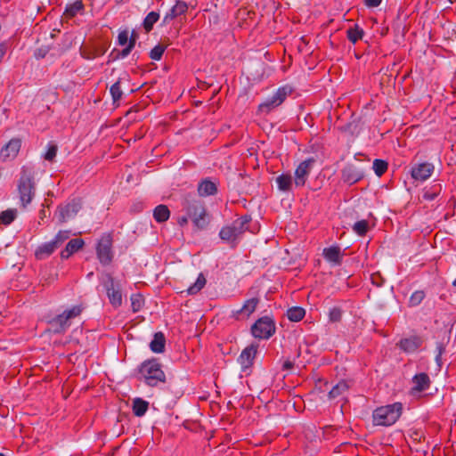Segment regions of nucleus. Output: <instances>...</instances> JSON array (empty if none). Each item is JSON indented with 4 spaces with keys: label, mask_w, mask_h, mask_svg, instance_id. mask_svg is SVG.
<instances>
[{
    "label": "nucleus",
    "mask_w": 456,
    "mask_h": 456,
    "mask_svg": "<svg viewBox=\"0 0 456 456\" xmlns=\"http://www.w3.org/2000/svg\"><path fill=\"white\" fill-rule=\"evenodd\" d=\"M70 236V231L64 230L59 231L55 237L52 240L56 248H58L65 240H67Z\"/></svg>",
    "instance_id": "37998d69"
},
{
    "label": "nucleus",
    "mask_w": 456,
    "mask_h": 456,
    "mask_svg": "<svg viewBox=\"0 0 456 456\" xmlns=\"http://www.w3.org/2000/svg\"><path fill=\"white\" fill-rule=\"evenodd\" d=\"M114 1H115V3H117V4H120L123 0H114Z\"/></svg>",
    "instance_id": "bf43d9fd"
},
{
    "label": "nucleus",
    "mask_w": 456,
    "mask_h": 456,
    "mask_svg": "<svg viewBox=\"0 0 456 456\" xmlns=\"http://www.w3.org/2000/svg\"><path fill=\"white\" fill-rule=\"evenodd\" d=\"M21 147V140L19 138H12L9 142L1 149L0 157L2 160H12L14 159Z\"/></svg>",
    "instance_id": "dca6fc26"
},
{
    "label": "nucleus",
    "mask_w": 456,
    "mask_h": 456,
    "mask_svg": "<svg viewBox=\"0 0 456 456\" xmlns=\"http://www.w3.org/2000/svg\"><path fill=\"white\" fill-rule=\"evenodd\" d=\"M305 314V309L299 306L291 307L287 311V317L291 322L301 321L304 318Z\"/></svg>",
    "instance_id": "f704fd0d"
},
{
    "label": "nucleus",
    "mask_w": 456,
    "mask_h": 456,
    "mask_svg": "<svg viewBox=\"0 0 456 456\" xmlns=\"http://www.w3.org/2000/svg\"><path fill=\"white\" fill-rule=\"evenodd\" d=\"M8 49V44L6 42L0 44V62L2 61L4 56L5 55Z\"/></svg>",
    "instance_id": "8fccbe9b"
},
{
    "label": "nucleus",
    "mask_w": 456,
    "mask_h": 456,
    "mask_svg": "<svg viewBox=\"0 0 456 456\" xmlns=\"http://www.w3.org/2000/svg\"><path fill=\"white\" fill-rule=\"evenodd\" d=\"M442 184L435 183L428 188H425L423 191V199L426 200H434L441 192Z\"/></svg>",
    "instance_id": "2f4dec72"
},
{
    "label": "nucleus",
    "mask_w": 456,
    "mask_h": 456,
    "mask_svg": "<svg viewBox=\"0 0 456 456\" xmlns=\"http://www.w3.org/2000/svg\"><path fill=\"white\" fill-rule=\"evenodd\" d=\"M188 11V4L183 0H176L175 4L165 14L162 20V25L168 24L170 21L186 13Z\"/></svg>",
    "instance_id": "f3484780"
},
{
    "label": "nucleus",
    "mask_w": 456,
    "mask_h": 456,
    "mask_svg": "<svg viewBox=\"0 0 456 456\" xmlns=\"http://www.w3.org/2000/svg\"><path fill=\"white\" fill-rule=\"evenodd\" d=\"M348 388L349 387L347 383L344 380H341L329 392V398L335 399L343 395L346 391H347Z\"/></svg>",
    "instance_id": "e433bc0d"
},
{
    "label": "nucleus",
    "mask_w": 456,
    "mask_h": 456,
    "mask_svg": "<svg viewBox=\"0 0 456 456\" xmlns=\"http://www.w3.org/2000/svg\"><path fill=\"white\" fill-rule=\"evenodd\" d=\"M343 311L338 306H334L330 309L328 317L330 322H338L341 321Z\"/></svg>",
    "instance_id": "c03bdc74"
},
{
    "label": "nucleus",
    "mask_w": 456,
    "mask_h": 456,
    "mask_svg": "<svg viewBox=\"0 0 456 456\" xmlns=\"http://www.w3.org/2000/svg\"><path fill=\"white\" fill-rule=\"evenodd\" d=\"M84 10V4L81 0H77L71 4H67L65 8L64 14L72 18L75 17L77 13L81 12Z\"/></svg>",
    "instance_id": "7c9ffc66"
},
{
    "label": "nucleus",
    "mask_w": 456,
    "mask_h": 456,
    "mask_svg": "<svg viewBox=\"0 0 456 456\" xmlns=\"http://www.w3.org/2000/svg\"><path fill=\"white\" fill-rule=\"evenodd\" d=\"M0 456H4V454L0 452Z\"/></svg>",
    "instance_id": "680f3d73"
},
{
    "label": "nucleus",
    "mask_w": 456,
    "mask_h": 456,
    "mask_svg": "<svg viewBox=\"0 0 456 456\" xmlns=\"http://www.w3.org/2000/svg\"><path fill=\"white\" fill-rule=\"evenodd\" d=\"M445 351V346L442 342H437L436 346V354L443 355Z\"/></svg>",
    "instance_id": "603ef678"
},
{
    "label": "nucleus",
    "mask_w": 456,
    "mask_h": 456,
    "mask_svg": "<svg viewBox=\"0 0 456 456\" xmlns=\"http://www.w3.org/2000/svg\"><path fill=\"white\" fill-rule=\"evenodd\" d=\"M84 245L85 241L82 239L70 240L65 248L61 251V257L62 259H68L71 255L81 249Z\"/></svg>",
    "instance_id": "4be33fe9"
},
{
    "label": "nucleus",
    "mask_w": 456,
    "mask_h": 456,
    "mask_svg": "<svg viewBox=\"0 0 456 456\" xmlns=\"http://www.w3.org/2000/svg\"><path fill=\"white\" fill-rule=\"evenodd\" d=\"M134 48V43L128 42L127 45L118 53V57L124 59L132 52Z\"/></svg>",
    "instance_id": "09e8293b"
},
{
    "label": "nucleus",
    "mask_w": 456,
    "mask_h": 456,
    "mask_svg": "<svg viewBox=\"0 0 456 456\" xmlns=\"http://www.w3.org/2000/svg\"><path fill=\"white\" fill-rule=\"evenodd\" d=\"M436 362L439 367L442 366V355L436 354Z\"/></svg>",
    "instance_id": "4d7b16f0"
},
{
    "label": "nucleus",
    "mask_w": 456,
    "mask_h": 456,
    "mask_svg": "<svg viewBox=\"0 0 456 456\" xmlns=\"http://www.w3.org/2000/svg\"><path fill=\"white\" fill-rule=\"evenodd\" d=\"M293 368V363L289 360H287L282 364L283 370H291Z\"/></svg>",
    "instance_id": "5fc2aeb1"
},
{
    "label": "nucleus",
    "mask_w": 456,
    "mask_h": 456,
    "mask_svg": "<svg viewBox=\"0 0 456 456\" xmlns=\"http://www.w3.org/2000/svg\"><path fill=\"white\" fill-rule=\"evenodd\" d=\"M363 34V29L356 24L354 27L349 28L346 31L347 38L353 44H355L358 40L362 39Z\"/></svg>",
    "instance_id": "72a5a7b5"
},
{
    "label": "nucleus",
    "mask_w": 456,
    "mask_h": 456,
    "mask_svg": "<svg viewBox=\"0 0 456 456\" xmlns=\"http://www.w3.org/2000/svg\"><path fill=\"white\" fill-rule=\"evenodd\" d=\"M372 168L378 176H381L387 170V163L383 159H376Z\"/></svg>",
    "instance_id": "ea45409f"
},
{
    "label": "nucleus",
    "mask_w": 456,
    "mask_h": 456,
    "mask_svg": "<svg viewBox=\"0 0 456 456\" xmlns=\"http://www.w3.org/2000/svg\"><path fill=\"white\" fill-rule=\"evenodd\" d=\"M82 208V201L80 199H72L64 205H60L57 208L56 215L60 223H65L74 218Z\"/></svg>",
    "instance_id": "9d476101"
},
{
    "label": "nucleus",
    "mask_w": 456,
    "mask_h": 456,
    "mask_svg": "<svg viewBox=\"0 0 456 456\" xmlns=\"http://www.w3.org/2000/svg\"><path fill=\"white\" fill-rule=\"evenodd\" d=\"M17 186L20 205L26 208L31 203L36 193L34 171L31 167L25 166L21 167Z\"/></svg>",
    "instance_id": "f03ea898"
},
{
    "label": "nucleus",
    "mask_w": 456,
    "mask_h": 456,
    "mask_svg": "<svg viewBox=\"0 0 456 456\" xmlns=\"http://www.w3.org/2000/svg\"><path fill=\"white\" fill-rule=\"evenodd\" d=\"M290 94L291 89L289 87H279L272 96L268 97L262 103L259 104L258 110L261 113L268 114L273 110L281 105Z\"/></svg>",
    "instance_id": "0eeeda50"
},
{
    "label": "nucleus",
    "mask_w": 456,
    "mask_h": 456,
    "mask_svg": "<svg viewBox=\"0 0 456 456\" xmlns=\"http://www.w3.org/2000/svg\"><path fill=\"white\" fill-rule=\"evenodd\" d=\"M219 237L222 240L230 243L234 246L236 244V240L239 237V234L233 229V227L230 225L224 226L219 232Z\"/></svg>",
    "instance_id": "393cba45"
},
{
    "label": "nucleus",
    "mask_w": 456,
    "mask_h": 456,
    "mask_svg": "<svg viewBox=\"0 0 456 456\" xmlns=\"http://www.w3.org/2000/svg\"><path fill=\"white\" fill-rule=\"evenodd\" d=\"M170 216V211L166 205L160 204L157 206L153 210V217L156 222L163 223L168 220Z\"/></svg>",
    "instance_id": "bb28decb"
},
{
    "label": "nucleus",
    "mask_w": 456,
    "mask_h": 456,
    "mask_svg": "<svg viewBox=\"0 0 456 456\" xmlns=\"http://www.w3.org/2000/svg\"><path fill=\"white\" fill-rule=\"evenodd\" d=\"M58 148L55 144L50 143L48 144V149L44 155L45 160L53 161L56 157Z\"/></svg>",
    "instance_id": "49530a36"
},
{
    "label": "nucleus",
    "mask_w": 456,
    "mask_h": 456,
    "mask_svg": "<svg viewBox=\"0 0 456 456\" xmlns=\"http://www.w3.org/2000/svg\"><path fill=\"white\" fill-rule=\"evenodd\" d=\"M84 310L82 305H73L64 310L61 314L49 320L50 330L54 334L64 333L71 325V321L79 316Z\"/></svg>",
    "instance_id": "39448f33"
},
{
    "label": "nucleus",
    "mask_w": 456,
    "mask_h": 456,
    "mask_svg": "<svg viewBox=\"0 0 456 456\" xmlns=\"http://www.w3.org/2000/svg\"><path fill=\"white\" fill-rule=\"evenodd\" d=\"M190 216L185 213L184 216H182L178 218L177 223L180 226H184L188 224Z\"/></svg>",
    "instance_id": "3c124183"
},
{
    "label": "nucleus",
    "mask_w": 456,
    "mask_h": 456,
    "mask_svg": "<svg viewBox=\"0 0 456 456\" xmlns=\"http://www.w3.org/2000/svg\"><path fill=\"white\" fill-rule=\"evenodd\" d=\"M159 20V13L157 12H149L143 20L142 26L146 32H150L154 24Z\"/></svg>",
    "instance_id": "473e14b6"
},
{
    "label": "nucleus",
    "mask_w": 456,
    "mask_h": 456,
    "mask_svg": "<svg viewBox=\"0 0 456 456\" xmlns=\"http://www.w3.org/2000/svg\"><path fill=\"white\" fill-rule=\"evenodd\" d=\"M136 37H137V35L134 32H133L130 37L128 36V42H133L134 45L135 42H136Z\"/></svg>",
    "instance_id": "6e6d98bb"
},
{
    "label": "nucleus",
    "mask_w": 456,
    "mask_h": 456,
    "mask_svg": "<svg viewBox=\"0 0 456 456\" xmlns=\"http://www.w3.org/2000/svg\"><path fill=\"white\" fill-rule=\"evenodd\" d=\"M292 176L289 174H281L276 178V183L280 191H289L292 187Z\"/></svg>",
    "instance_id": "c756f323"
},
{
    "label": "nucleus",
    "mask_w": 456,
    "mask_h": 456,
    "mask_svg": "<svg viewBox=\"0 0 456 456\" xmlns=\"http://www.w3.org/2000/svg\"><path fill=\"white\" fill-rule=\"evenodd\" d=\"M322 256L326 261L333 265H340L342 263L343 252L338 246L325 248Z\"/></svg>",
    "instance_id": "6ab92c4d"
},
{
    "label": "nucleus",
    "mask_w": 456,
    "mask_h": 456,
    "mask_svg": "<svg viewBox=\"0 0 456 456\" xmlns=\"http://www.w3.org/2000/svg\"><path fill=\"white\" fill-rule=\"evenodd\" d=\"M149 408V403L142 398H135L133 401V412L136 417L143 416Z\"/></svg>",
    "instance_id": "c85d7f7f"
},
{
    "label": "nucleus",
    "mask_w": 456,
    "mask_h": 456,
    "mask_svg": "<svg viewBox=\"0 0 456 456\" xmlns=\"http://www.w3.org/2000/svg\"><path fill=\"white\" fill-rule=\"evenodd\" d=\"M342 180L348 184H354L364 176L363 171L353 164H347L341 171Z\"/></svg>",
    "instance_id": "2eb2a0df"
},
{
    "label": "nucleus",
    "mask_w": 456,
    "mask_h": 456,
    "mask_svg": "<svg viewBox=\"0 0 456 456\" xmlns=\"http://www.w3.org/2000/svg\"><path fill=\"white\" fill-rule=\"evenodd\" d=\"M112 237L110 233L103 234L98 241L96 254L100 263L103 265H109L112 261L113 253Z\"/></svg>",
    "instance_id": "1a4fd4ad"
},
{
    "label": "nucleus",
    "mask_w": 456,
    "mask_h": 456,
    "mask_svg": "<svg viewBox=\"0 0 456 456\" xmlns=\"http://www.w3.org/2000/svg\"><path fill=\"white\" fill-rule=\"evenodd\" d=\"M122 81H129V75L126 72H124L121 77H119L118 80L116 81L110 88V93L112 98L113 104L118 103L123 95V91L121 90V83Z\"/></svg>",
    "instance_id": "412c9836"
},
{
    "label": "nucleus",
    "mask_w": 456,
    "mask_h": 456,
    "mask_svg": "<svg viewBox=\"0 0 456 456\" xmlns=\"http://www.w3.org/2000/svg\"><path fill=\"white\" fill-rule=\"evenodd\" d=\"M16 215L17 211L15 209H6L1 213L0 221L5 225H9L14 221Z\"/></svg>",
    "instance_id": "58836bf2"
},
{
    "label": "nucleus",
    "mask_w": 456,
    "mask_h": 456,
    "mask_svg": "<svg viewBox=\"0 0 456 456\" xmlns=\"http://www.w3.org/2000/svg\"><path fill=\"white\" fill-rule=\"evenodd\" d=\"M183 211L191 219L198 229H204L208 224L206 209L201 200L195 195L188 194L183 199Z\"/></svg>",
    "instance_id": "f257e3e1"
},
{
    "label": "nucleus",
    "mask_w": 456,
    "mask_h": 456,
    "mask_svg": "<svg viewBox=\"0 0 456 456\" xmlns=\"http://www.w3.org/2000/svg\"><path fill=\"white\" fill-rule=\"evenodd\" d=\"M258 304L259 298L257 297L248 299L240 309L232 311L231 317L237 321L246 320L256 311Z\"/></svg>",
    "instance_id": "ddd939ff"
},
{
    "label": "nucleus",
    "mask_w": 456,
    "mask_h": 456,
    "mask_svg": "<svg viewBox=\"0 0 456 456\" xmlns=\"http://www.w3.org/2000/svg\"><path fill=\"white\" fill-rule=\"evenodd\" d=\"M382 0H365V4L369 7H377L381 4Z\"/></svg>",
    "instance_id": "864d4df0"
},
{
    "label": "nucleus",
    "mask_w": 456,
    "mask_h": 456,
    "mask_svg": "<svg viewBox=\"0 0 456 456\" xmlns=\"http://www.w3.org/2000/svg\"><path fill=\"white\" fill-rule=\"evenodd\" d=\"M435 167L432 163H418L411 167V175L416 181L424 182L434 173Z\"/></svg>",
    "instance_id": "4468645a"
},
{
    "label": "nucleus",
    "mask_w": 456,
    "mask_h": 456,
    "mask_svg": "<svg viewBox=\"0 0 456 456\" xmlns=\"http://www.w3.org/2000/svg\"><path fill=\"white\" fill-rule=\"evenodd\" d=\"M144 305L142 295L137 293L131 296V306L134 313L139 312Z\"/></svg>",
    "instance_id": "4c0bfd02"
},
{
    "label": "nucleus",
    "mask_w": 456,
    "mask_h": 456,
    "mask_svg": "<svg viewBox=\"0 0 456 456\" xmlns=\"http://www.w3.org/2000/svg\"><path fill=\"white\" fill-rule=\"evenodd\" d=\"M36 57L37 58H44L45 57V53H42L41 50H39L38 53H36Z\"/></svg>",
    "instance_id": "13d9d810"
},
{
    "label": "nucleus",
    "mask_w": 456,
    "mask_h": 456,
    "mask_svg": "<svg viewBox=\"0 0 456 456\" xmlns=\"http://www.w3.org/2000/svg\"><path fill=\"white\" fill-rule=\"evenodd\" d=\"M198 193L201 197L213 196L217 193V184L209 178H205L199 183Z\"/></svg>",
    "instance_id": "aec40b11"
},
{
    "label": "nucleus",
    "mask_w": 456,
    "mask_h": 456,
    "mask_svg": "<svg viewBox=\"0 0 456 456\" xmlns=\"http://www.w3.org/2000/svg\"><path fill=\"white\" fill-rule=\"evenodd\" d=\"M251 221V217L249 216H243L236 220H234L231 225L239 234H242L248 228V224Z\"/></svg>",
    "instance_id": "cd10ccee"
},
{
    "label": "nucleus",
    "mask_w": 456,
    "mask_h": 456,
    "mask_svg": "<svg viewBox=\"0 0 456 456\" xmlns=\"http://www.w3.org/2000/svg\"><path fill=\"white\" fill-rule=\"evenodd\" d=\"M275 323L269 316L259 318L251 327L252 336L258 339H268L275 333Z\"/></svg>",
    "instance_id": "6e6552de"
},
{
    "label": "nucleus",
    "mask_w": 456,
    "mask_h": 456,
    "mask_svg": "<svg viewBox=\"0 0 456 456\" xmlns=\"http://www.w3.org/2000/svg\"><path fill=\"white\" fill-rule=\"evenodd\" d=\"M56 248L54 243L50 240L39 245L35 251V256L37 259L42 260L51 256Z\"/></svg>",
    "instance_id": "b1692460"
},
{
    "label": "nucleus",
    "mask_w": 456,
    "mask_h": 456,
    "mask_svg": "<svg viewBox=\"0 0 456 456\" xmlns=\"http://www.w3.org/2000/svg\"><path fill=\"white\" fill-rule=\"evenodd\" d=\"M118 43L120 45H127V44H128V31L127 30L119 32V34L118 36Z\"/></svg>",
    "instance_id": "de8ad7c7"
},
{
    "label": "nucleus",
    "mask_w": 456,
    "mask_h": 456,
    "mask_svg": "<svg viewBox=\"0 0 456 456\" xmlns=\"http://www.w3.org/2000/svg\"><path fill=\"white\" fill-rule=\"evenodd\" d=\"M369 224L366 220H360L353 225V231L359 236H363L367 233Z\"/></svg>",
    "instance_id": "a19ab883"
},
{
    "label": "nucleus",
    "mask_w": 456,
    "mask_h": 456,
    "mask_svg": "<svg viewBox=\"0 0 456 456\" xmlns=\"http://www.w3.org/2000/svg\"><path fill=\"white\" fill-rule=\"evenodd\" d=\"M426 294L423 290H416L414 291L409 299L410 306H417L420 305V303L424 300Z\"/></svg>",
    "instance_id": "79ce46f5"
},
{
    "label": "nucleus",
    "mask_w": 456,
    "mask_h": 456,
    "mask_svg": "<svg viewBox=\"0 0 456 456\" xmlns=\"http://www.w3.org/2000/svg\"><path fill=\"white\" fill-rule=\"evenodd\" d=\"M452 285L456 287V279L452 281Z\"/></svg>",
    "instance_id": "052dcab7"
},
{
    "label": "nucleus",
    "mask_w": 456,
    "mask_h": 456,
    "mask_svg": "<svg viewBox=\"0 0 456 456\" xmlns=\"http://www.w3.org/2000/svg\"><path fill=\"white\" fill-rule=\"evenodd\" d=\"M166 338L162 332H156L153 339L150 343V348L152 352L159 354L165 350Z\"/></svg>",
    "instance_id": "a878e982"
},
{
    "label": "nucleus",
    "mask_w": 456,
    "mask_h": 456,
    "mask_svg": "<svg viewBox=\"0 0 456 456\" xmlns=\"http://www.w3.org/2000/svg\"><path fill=\"white\" fill-rule=\"evenodd\" d=\"M102 285L103 286L110 304L118 308L122 305V293L119 282L116 281L110 274L102 277Z\"/></svg>",
    "instance_id": "423d86ee"
},
{
    "label": "nucleus",
    "mask_w": 456,
    "mask_h": 456,
    "mask_svg": "<svg viewBox=\"0 0 456 456\" xmlns=\"http://www.w3.org/2000/svg\"><path fill=\"white\" fill-rule=\"evenodd\" d=\"M206 281H206V278L203 275V273H200L196 281L187 289V294L188 295L197 294L199 291H200L204 288Z\"/></svg>",
    "instance_id": "c9c22d12"
},
{
    "label": "nucleus",
    "mask_w": 456,
    "mask_h": 456,
    "mask_svg": "<svg viewBox=\"0 0 456 456\" xmlns=\"http://www.w3.org/2000/svg\"><path fill=\"white\" fill-rule=\"evenodd\" d=\"M258 345L251 344L242 350L237 361L240 365L241 372L245 375H249L251 367L257 353Z\"/></svg>",
    "instance_id": "9b49d317"
},
{
    "label": "nucleus",
    "mask_w": 456,
    "mask_h": 456,
    "mask_svg": "<svg viewBox=\"0 0 456 456\" xmlns=\"http://www.w3.org/2000/svg\"><path fill=\"white\" fill-rule=\"evenodd\" d=\"M139 379L150 387H157L166 382V375L157 359L144 361L139 367Z\"/></svg>",
    "instance_id": "20e7f679"
},
{
    "label": "nucleus",
    "mask_w": 456,
    "mask_h": 456,
    "mask_svg": "<svg viewBox=\"0 0 456 456\" xmlns=\"http://www.w3.org/2000/svg\"><path fill=\"white\" fill-rule=\"evenodd\" d=\"M315 163L314 158H308L302 161L295 170L294 183L297 187H303Z\"/></svg>",
    "instance_id": "f8f14e48"
},
{
    "label": "nucleus",
    "mask_w": 456,
    "mask_h": 456,
    "mask_svg": "<svg viewBox=\"0 0 456 456\" xmlns=\"http://www.w3.org/2000/svg\"><path fill=\"white\" fill-rule=\"evenodd\" d=\"M403 404L399 402L376 408L372 412L374 426L389 427L394 425L401 417Z\"/></svg>",
    "instance_id": "7ed1b4c3"
},
{
    "label": "nucleus",
    "mask_w": 456,
    "mask_h": 456,
    "mask_svg": "<svg viewBox=\"0 0 456 456\" xmlns=\"http://www.w3.org/2000/svg\"><path fill=\"white\" fill-rule=\"evenodd\" d=\"M412 390L422 392L428 389L430 386V379L425 372L418 373L412 378Z\"/></svg>",
    "instance_id": "5701e85b"
},
{
    "label": "nucleus",
    "mask_w": 456,
    "mask_h": 456,
    "mask_svg": "<svg viewBox=\"0 0 456 456\" xmlns=\"http://www.w3.org/2000/svg\"><path fill=\"white\" fill-rule=\"evenodd\" d=\"M422 344V339L418 336H411L409 338H402L398 343V347L405 353H413Z\"/></svg>",
    "instance_id": "a211bd4d"
},
{
    "label": "nucleus",
    "mask_w": 456,
    "mask_h": 456,
    "mask_svg": "<svg viewBox=\"0 0 456 456\" xmlns=\"http://www.w3.org/2000/svg\"><path fill=\"white\" fill-rule=\"evenodd\" d=\"M165 50L166 46L160 44L157 45L151 50L150 58L154 61H159L162 58Z\"/></svg>",
    "instance_id": "a18cd8bd"
}]
</instances>
